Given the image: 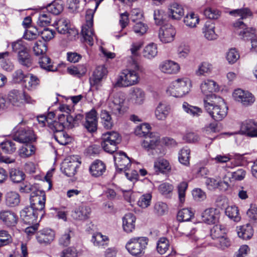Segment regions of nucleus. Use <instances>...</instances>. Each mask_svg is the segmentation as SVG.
<instances>
[{"instance_id": "obj_63", "label": "nucleus", "mask_w": 257, "mask_h": 257, "mask_svg": "<svg viewBox=\"0 0 257 257\" xmlns=\"http://www.w3.org/2000/svg\"><path fill=\"white\" fill-rule=\"evenodd\" d=\"M27 73H24L23 71L21 69H18L15 71L12 75V81L15 83H22L23 84L27 78Z\"/></svg>"}, {"instance_id": "obj_21", "label": "nucleus", "mask_w": 257, "mask_h": 257, "mask_svg": "<svg viewBox=\"0 0 257 257\" xmlns=\"http://www.w3.org/2000/svg\"><path fill=\"white\" fill-rule=\"evenodd\" d=\"M83 117V115L81 114L73 115L72 114L65 115V114L61 113L58 115V120L64 123L68 129L74 127L82 119Z\"/></svg>"}, {"instance_id": "obj_33", "label": "nucleus", "mask_w": 257, "mask_h": 257, "mask_svg": "<svg viewBox=\"0 0 257 257\" xmlns=\"http://www.w3.org/2000/svg\"><path fill=\"white\" fill-rule=\"evenodd\" d=\"M40 83V80L37 76L32 73H27L23 86L29 91H34L37 88Z\"/></svg>"}, {"instance_id": "obj_12", "label": "nucleus", "mask_w": 257, "mask_h": 257, "mask_svg": "<svg viewBox=\"0 0 257 257\" xmlns=\"http://www.w3.org/2000/svg\"><path fill=\"white\" fill-rule=\"evenodd\" d=\"M80 162L77 156H72L66 158L62 163L61 169L62 172L68 177L73 176L77 172Z\"/></svg>"}, {"instance_id": "obj_30", "label": "nucleus", "mask_w": 257, "mask_h": 257, "mask_svg": "<svg viewBox=\"0 0 257 257\" xmlns=\"http://www.w3.org/2000/svg\"><path fill=\"white\" fill-rule=\"evenodd\" d=\"M91 209L86 206H81L76 208L72 213L73 219L78 220H85L89 218Z\"/></svg>"}, {"instance_id": "obj_8", "label": "nucleus", "mask_w": 257, "mask_h": 257, "mask_svg": "<svg viewBox=\"0 0 257 257\" xmlns=\"http://www.w3.org/2000/svg\"><path fill=\"white\" fill-rule=\"evenodd\" d=\"M49 127L54 132L55 140L60 145H66L70 142V137L63 131L64 128H67L66 126L61 121L49 122Z\"/></svg>"}, {"instance_id": "obj_9", "label": "nucleus", "mask_w": 257, "mask_h": 257, "mask_svg": "<svg viewBox=\"0 0 257 257\" xmlns=\"http://www.w3.org/2000/svg\"><path fill=\"white\" fill-rule=\"evenodd\" d=\"M115 166L117 171L125 172L131 166V161L126 154L122 152H116L113 156ZM125 175L128 179L131 180L136 179L137 173L134 171L133 177H129L128 173L125 172Z\"/></svg>"}, {"instance_id": "obj_38", "label": "nucleus", "mask_w": 257, "mask_h": 257, "mask_svg": "<svg viewBox=\"0 0 257 257\" xmlns=\"http://www.w3.org/2000/svg\"><path fill=\"white\" fill-rule=\"evenodd\" d=\"M105 164L100 160H96L90 166L89 171L93 176L99 177L101 176L105 171Z\"/></svg>"}, {"instance_id": "obj_4", "label": "nucleus", "mask_w": 257, "mask_h": 257, "mask_svg": "<svg viewBox=\"0 0 257 257\" xmlns=\"http://www.w3.org/2000/svg\"><path fill=\"white\" fill-rule=\"evenodd\" d=\"M192 87L190 79L188 77L178 78L169 84L166 92L169 95L181 98L187 95L191 91Z\"/></svg>"}, {"instance_id": "obj_11", "label": "nucleus", "mask_w": 257, "mask_h": 257, "mask_svg": "<svg viewBox=\"0 0 257 257\" xmlns=\"http://www.w3.org/2000/svg\"><path fill=\"white\" fill-rule=\"evenodd\" d=\"M91 14L86 15V23L82 27L81 34L85 41L90 45H93L96 36L93 28V18Z\"/></svg>"}, {"instance_id": "obj_62", "label": "nucleus", "mask_w": 257, "mask_h": 257, "mask_svg": "<svg viewBox=\"0 0 257 257\" xmlns=\"http://www.w3.org/2000/svg\"><path fill=\"white\" fill-rule=\"evenodd\" d=\"M211 64L208 62H203L198 66L195 73L197 76L205 75L206 74L209 73L211 71Z\"/></svg>"}, {"instance_id": "obj_40", "label": "nucleus", "mask_w": 257, "mask_h": 257, "mask_svg": "<svg viewBox=\"0 0 257 257\" xmlns=\"http://www.w3.org/2000/svg\"><path fill=\"white\" fill-rule=\"evenodd\" d=\"M154 169L155 172L158 174L159 173H166L169 172L171 167L169 162L165 159H159L154 163Z\"/></svg>"}, {"instance_id": "obj_35", "label": "nucleus", "mask_w": 257, "mask_h": 257, "mask_svg": "<svg viewBox=\"0 0 257 257\" xmlns=\"http://www.w3.org/2000/svg\"><path fill=\"white\" fill-rule=\"evenodd\" d=\"M215 24L211 21L205 23L202 28V32L205 38L208 40L211 41L217 39V35L215 32Z\"/></svg>"}, {"instance_id": "obj_59", "label": "nucleus", "mask_w": 257, "mask_h": 257, "mask_svg": "<svg viewBox=\"0 0 257 257\" xmlns=\"http://www.w3.org/2000/svg\"><path fill=\"white\" fill-rule=\"evenodd\" d=\"M85 6L87 10L86 13L87 14H91L93 16L94 13L97 7H98L100 3L102 0H84Z\"/></svg>"}, {"instance_id": "obj_5", "label": "nucleus", "mask_w": 257, "mask_h": 257, "mask_svg": "<svg viewBox=\"0 0 257 257\" xmlns=\"http://www.w3.org/2000/svg\"><path fill=\"white\" fill-rule=\"evenodd\" d=\"M148 241L146 237H133L127 242L125 248L133 256L141 257L145 253Z\"/></svg>"}, {"instance_id": "obj_23", "label": "nucleus", "mask_w": 257, "mask_h": 257, "mask_svg": "<svg viewBox=\"0 0 257 257\" xmlns=\"http://www.w3.org/2000/svg\"><path fill=\"white\" fill-rule=\"evenodd\" d=\"M20 216L24 222L27 224L35 223L40 217L39 214L31 207H26L20 212Z\"/></svg>"}, {"instance_id": "obj_48", "label": "nucleus", "mask_w": 257, "mask_h": 257, "mask_svg": "<svg viewBox=\"0 0 257 257\" xmlns=\"http://www.w3.org/2000/svg\"><path fill=\"white\" fill-rule=\"evenodd\" d=\"M158 190L165 198H170L172 196L174 186L170 183H163L159 185Z\"/></svg>"}, {"instance_id": "obj_55", "label": "nucleus", "mask_w": 257, "mask_h": 257, "mask_svg": "<svg viewBox=\"0 0 257 257\" xmlns=\"http://www.w3.org/2000/svg\"><path fill=\"white\" fill-rule=\"evenodd\" d=\"M73 234L72 230L69 228L63 233L59 238V244L63 246H67L70 244L71 237Z\"/></svg>"}, {"instance_id": "obj_49", "label": "nucleus", "mask_w": 257, "mask_h": 257, "mask_svg": "<svg viewBox=\"0 0 257 257\" xmlns=\"http://www.w3.org/2000/svg\"><path fill=\"white\" fill-rule=\"evenodd\" d=\"M100 118L103 126L106 129H111L113 125V121L109 113L105 110H103L100 113Z\"/></svg>"}, {"instance_id": "obj_57", "label": "nucleus", "mask_w": 257, "mask_h": 257, "mask_svg": "<svg viewBox=\"0 0 257 257\" xmlns=\"http://www.w3.org/2000/svg\"><path fill=\"white\" fill-rule=\"evenodd\" d=\"M225 234V228L221 225H214L210 230V235L213 239H219Z\"/></svg>"}, {"instance_id": "obj_10", "label": "nucleus", "mask_w": 257, "mask_h": 257, "mask_svg": "<svg viewBox=\"0 0 257 257\" xmlns=\"http://www.w3.org/2000/svg\"><path fill=\"white\" fill-rule=\"evenodd\" d=\"M109 107L115 114L118 116L123 115L128 109L123 94L120 92L115 94L109 103Z\"/></svg>"}, {"instance_id": "obj_56", "label": "nucleus", "mask_w": 257, "mask_h": 257, "mask_svg": "<svg viewBox=\"0 0 257 257\" xmlns=\"http://www.w3.org/2000/svg\"><path fill=\"white\" fill-rule=\"evenodd\" d=\"M225 58L229 64H233L239 59L240 55L235 48H231L226 52Z\"/></svg>"}, {"instance_id": "obj_64", "label": "nucleus", "mask_w": 257, "mask_h": 257, "mask_svg": "<svg viewBox=\"0 0 257 257\" xmlns=\"http://www.w3.org/2000/svg\"><path fill=\"white\" fill-rule=\"evenodd\" d=\"M152 195L147 193L142 195L138 202V205L142 208H147L150 205L152 200Z\"/></svg>"}, {"instance_id": "obj_3", "label": "nucleus", "mask_w": 257, "mask_h": 257, "mask_svg": "<svg viewBox=\"0 0 257 257\" xmlns=\"http://www.w3.org/2000/svg\"><path fill=\"white\" fill-rule=\"evenodd\" d=\"M142 71L143 68L134 61L131 67L123 70L120 73L116 85L120 87H127L138 84L140 79L139 73Z\"/></svg>"}, {"instance_id": "obj_25", "label": "nucleus", "mask_w": 257, "mask_h": 257, "mask_svg": "<svg viewBox=\"0 0 257 257\" xmlns=\"http://www.w3.org/2000/svg\"><path fill=\"white\" fill-rule=\"evenodd\" d=\"M240 131L250 137H257V125L252 120L243 121L240 126Z\"/></svg>"}, {"instance_id": "obj_37", "label": "nucleus", "mask_w": 257, "mask_h": 257, "mask_svg": "<svg viewBox=\"0 0 257 257\" xmlns=\"http://www.w3.org/2000/svg\"><path fill=\"white\" fill-rule=\"evenodd\" d=\"M40 67L47 71L55 72L57 70V67L54 64L51 59L46 55L42 56L39 60Z\"/></svg>"}, {"instance_id": "obj_14", "label": "nucleus", "mask_w": 257, "mask_h": 257, "mask_svg": "<svg viewBox=\"0 0 257 257\" xmlns=\"http://www.w3.org/2000/svg\"><path fill=\"white\" fill-rule=\"evenodd\" d=\"M234 99L244 106L252 105L255 101L254 96L249 92L241 89L234 90L232 94Z\"/></svg>"}, {"instance_id": "obj_2", "label": "nucleus", "mask_w": 257, "mask_h": 257, "mask_svg": "<svg viewBox=\"0 0 257 257\" xmlns=\"http://www.w3.org/2000/svg\"><path fill=\"white\" fill-rule=\"evenodd\" d=\"M214 99L207 100L204 98V107L214 120L220 121L226 116L228 108L221 98L218 97Z\"/></svg>"}, {"instance_id": "obj_34", "label": "nucleus", "mask_w": 257, "mask_h": 257, "mask_svg": "<svg viewBox=\"0 0 257 257\" xmlns=\"http://www.w3.org/2000/svg\"><path fill=\"white\" fill-rule=\"evenodd\" d=\"M23 92L18 90H12L8 94L9 102L13 106L20 107L23 104Z\"/></svg>"}, {"instance_id": "obj_52", "label": "nucleus", "mask_w": 257, "mask_h": 257, "mask_svg": "<svg viewBox=\"0 0 257 257\" xmlns=\"http://www.w3.org/2000/svg\"><path fill=\"white\" fill-rule=\"evenodd\" d=\"M46 8L47 11L50 13L57 15L62 12L63 6L61 2L54 1L48 5Z\"/></svg>"}, {"instance_id": "obj_19", "label": "nucleus", "mask_w": 257, "mask_h": 257, "mask_svg": "<svg viewBox=\"0 0 257 257\" xmlns=\"http://www.w3.org/2000/svg\"><path fill=\"white\" fill-rule=\"evenodd\" d=\"M160 71L166 74H176L180 69L179 64L172 60H167L162 61L159 65Z\"/></svg>"}, {"instance_id": "obj_22", "label": "nucleus", "mask_w": 257, "mask_h": 257, "mask_svg": "<svg viewBox=\"0 0 257 257\" xmlns=\"http://www.w3.org/2000/svg\"><path fill=\"white\" fill-rule=\"evenodd\" d=\"M146 99V93L141 88L135 87L132 88L130 93L129 101L135 105L143 104Z\"/></svg>"}, {"instance_id": "obj_51", "label": "nucleus", "mask_w": 257, "mask_h": 257, "mask_svg": "<svg viewBox=\"0 0 257 257\" xmlns=\"http://www.w3.org/2000/svg\"><path fill=\"white\" fill-rule=\"evenodd\" d=\"M102 140H107L117 145L121 141V137L119 134L114 131L108 132L102 136Z\"/></svg>"}, {"instance_id": "obj_17", "label": "nucleus", "mask_w": 257, "mask_h": 257, "mask_svg": "<svg viewBox=\"0 0 257 257\" xmlns=\"http://www.w3.org/2000/svg\"><path fill=\"white\" fill-rule=\"evenodd\" d=\"M160 143V136L157 133H151L150 135L146 136L144 140L142 142V147L150 151L155 150Z\"/></svg>"}, {"instance_id": "obj_42", "label": "nucleus", "mask_w": 257, "mask_h": 257, "mask_svg": "<svg viewBox=\"0 0 257 257\" xmlns=\"http://www.w3.org/2000/svg\"><path fill=\"white\" fill-rule=\"evenodd\" d=\"M10 180L14 183H19L25 179V174L23 171L18 168H13L10 170Z\"/></svg>"}, {"instance_id": "obj_46", "label": "nucleus", "mask_w": 257, "mask_h": 257, "mask_svg": "<svg viewBox=\"0 0 257 257\" xmlns=\"http://www.w3.org/2000/svg\"><path fill=\"white\" fill-rule=\"evenodd\" d=\"M225 214L235 222H239L241 219L238 207L235 206H229L225 209Z\"/></svg>"}, {"instance_id": "obj_45", "label": "nucleus", "mask_w": 257, "mask_h": 257, "mask_svg": "<svg viewBox=\"0 0 257 257\" xmlns=\"http://www.w3.org/2000/svg\"><path fill=\"white\" fill-rule=\"evenodd\" d=\"M190 150L187 147L182 148L179 153L178 160L182 165L188 166L190 164Z\"/></svg>"}, {"instance_id": "obj_50", "label": "nucleus", "mask_w": 257, "mask_h": 257, "mask_svg": "<svg viewBox=\"0 0 257 257\" xmlns=\"http://www.w3.org/2000/svg\"><path fill=\"white\" fill-rule=\"evenodd\" d=\"M184 22L187 26L190 28H195L199 22V18L197 14L191 12L185 16Z\"/></svg>"}, {"instance_id": "obj_1", "label": "nucleus", "mask_w": 257, "mask_h": 257, "mask_svg": "<svg viewBox=\"0 0 257 257\" xmlns=\"http://www.w3.org/2000/svg\"><path fill=\"white\" fill-rule=\"evenodd\" d=\"M229 14L234 17L240 18L233 24L234 31L241 38L245 40H250L257 37L256 30L252 28H247L242 20L250 18L252 13L248 8L235 9L229 12Z\"/></svg>"}, {"instance_id": "obj_13", "label": "nucleus", "mask_w": 257, "mask_h": 257, "mask_svg": "<svg viewBox=\"0 0 257 257\" xmlns=\"http://www.w3.org/2000/svg\"><path fill=\"white\" fill-rule=\"evenodd\" d=\"M200 89L202 93L205 96L204 98L210 100V98L215 99L217 97L213 93L218 91L219 89L217 83L212 79L203 80L200 84Z\"/></svg>"}, {"instance_id": "obj_16", "label": "nucleus", "mask_w": 257, "mask_h": 257, "mask_svg": "<svg viewBox=\"0 0 257 257\" xmlns=\"http://www.w3.org/2000/svg\"><path fill=\"white\" fill-rule=\"evenodd\" d=\"M176 35L175 28L170 25L163 26L160 29L159 38L160 41L164 43L172 42Z\"/></svg>"}, {"instance_id": "obj_47", "label": "nucleus", "mask_w": 257, "mask_h": 257, "mask_svg": "<svg viewBox=\"0 0 257 257\" xmlns=\"http://www.w3.org/2000/svg\"><path fill=\"white\" fill-rule=\"evenodd\" d=\"M170 247L169 240L165 237H160L157 242V250L161 254H165Z\"/></svg>"}, {"instance_id": "obj_7", "label": "nucleus", "mask_w": 257, "mask_h": 257, "mask_svg": "<svg viewBox=\"0 0 257 257\" xmlns=\"http://www.w3.org/2000/svg\"><path fill=\"white\" fill-rule=\"evenodd\" d=\"M53 25L59 33L66 35L71 40L74 39L78 35L77 30L72 26L69 20L65 18L58 19Z\"/></svg>"}, {"instance_id": "obj_20", "label": "nucleus", "mask_w": 257, "mask_h": 257, "mask_svg": "<svg viewBox=\"0 0 257 257\" xmlns=\"http://www.w3.org/2000/svg\"><path fill=\"white\" fill-rule=\"evenodd\" d=\"M55 237V233L50 228H43L36 233V239L40 244L47 245L53 241Z\"/></svg>"}, {"instance_id": "obj_29", "label": "nucleus", "mask_w": 257, "mask_h": 257, "mask_svg": "<svg viewBox=\"0 0 257 257\" xmlns=\"http://www.w3.org/2000/svg\"><path fill=\"white\" fill-rule=\"evenodd\" d=\"M122 228L126 233H131L135 228L136 216L133 213H127L122 217Z\"/></svg>"}, {"instance_id": "obj_61", "label": "nucleus", "mask_w": 257, "mask_h": 257, "mask_svg": "<svg viewBox=\"0 0 257 257\" xmlns=\"http://www.w3.org/2000/svg\"><path fill=\"white\" fill-rule=\"evenodd\" d=\"M0 149L3 150L5 153L11 154L16 150L15 143L11 141H7L0 144Z\"/></svg>"}, {"instance_id": "obj_36", "label": "nucleus", "mask_w": 257, "mask_h": 257, "mask_svg": "<svg viewBox=\"0 0 257 257\" xmlns=\"http://www.w3.org/2000/svg\"><path fill=\"white\" fill-rule=\"evenodd\" d=\"M168 16L174 20H180L184 15V11L180 5L172 4L168 9Z\"/></svg>"}, {"instance_id": "obj_44", "label": "nucleus", "mask_w": 257, "mask_h": 257, "mask_svg": "<svg viewBox=\"0 0 257 257\" xmlns=\"http://www.w3.org/2000/svg\"><path fill=\"white\" fill-rule=\"evenodd\" d=\"M18 60L21 65L26 67L29 68L32 65V58L28 51L18 54Z\"/></svg>"}, {"instance_id": "obj_31", "label": "nucleus", "mask_w": 257, "mask_h": 257, "mask_svg": "<svg viewBox=\"0 0 257 257\" xmlns=\"http://www.w3.org/2000/svg\"><path fill=\"white\" fill-rule=\"evenodd\" d=\"M35 139L34 132L30 129H22L18 135L15 136L14 140L24 144H27Z\"/></svg>"}, {"instance_id": "obj_43", "label": "nucleus", "mask_w": 257, "mask_h": 257, "mask_svg": "<svg viewBox=\"0 0 257 257\" xmlns=\"http://www.w3.org/2000/svg\"><path fill=\"white\" fill-rule=\"evenodd\" d=\"M6 202L7 205L10 207L17 206L20 202L19 194L15 191L8 192L6 196Z\"/></svg>"}, {"instance_id": "obj_26", "label": "nucleus", "mask_w": 257, "mask_h": 257, "mask_svg": "<svg viewBox=\"0 0 257 257\" xmlns=\"http://www.w3.org/2000/svg\"><path fill=\"white\" fill-rule=\"evenodd\" d=\"M0 220L7 226H15L18 222V216L13 212L9 210H3L0 212Z\"/></svg>"}, {"instance_id": "obj_15", "label": "nucleus", "mask_w": 257, "mask_h": 257, "mask_svg": "<svg viewBox=\"0 0 257 257\" xmlns=\"http://www.w3.org/2000/svg\"><path fill=\"white\" fill-rule=\"evenodd\" d=\"M107 73L106 68L104 65L97 66L90 78V84L91 87L98 90L101 87V82Z\"/></svg>"}, {"instance_id": "obj_32", "label": "nucleus", "mask_w": 257, "mask_h": 257, "mask_svg": "<svg viewBox=\"0 0 257 257\" xmlns=\"http://www.w3.org/2000/svg\"><path fill=\"white\" fill-rule=\"evenodd\" d=\"M236 231L238 237L245 240L250 239L253 234V228L248 223L237 226L236 227Z\"/></svg>"}, {"instance_id": "obj_53", "label": "nucleus", "mask_w": 257, "mask_h": 257, "mask_svg": "<svg viewBox=\"0 0 257 257\" xmlns=\"http://www.w3.org/2000/svg\"><path fill=\"white\" fill-rule=\"evenodd\" d=\"M35 152L34 146L30 144H26L23 145L19 150V155L23 158H28L31 156Z\"/></svg>"}, {"instance_id": "obj_24", "label": "nucleus", "mask_w": 257, "mask_h": 257, "mask_svg": "<svg viewBox=\"0 0 257 257\" xmlns=\"http://www.w3.org/2000/svg\"><path fill=\"white\" fill-rule=\"evenodd\" d=\"M85 127L89 132L93 133L96 131L97 126V112L95 110L92 109L86 115Z\"/></svg>"}, {"instance_id": "obj_58", "label": "nucleus", "mask_w": 257, "mask_h": 257, "mask_svg": "<svg viewBox=\"0 0 257 257\" xmlns=\"http://www.w3.org/2000/svg\"><path fill=\"white\" fill-rule=\"evenodd\" d=\"M47 51V45L41 40L37 41L35 42L34 46L33 47V51L35 55L42 56Z\"/></svg>"}, {"instance_id": "obj_54", "label": "nucleus", "mask_w": 257, "mask_h": 257, "mask_svg": "<svg viewBox=\"0 0 257 257\" xmlns=\"http://www.w3.org/2000/svg\"><path fill=\"white\" fill-rule=\"evenodd\" d=\"M108 237L103 235L101 233L97 232L93 234L92 241L94 245L96 246H103L107 244Z\"/></svg>"}, {"instance_id": "obj_28", "label": "nucleus", "mask_w": 257, "mask_h": 257, "mask_svg": "<svg viewBox=\"0 0 257 257\" xmlns=\"http://www.w3.org/2000/svg\"><path fill=\"white\" fill-rule=\"evenodd\" d=\"M171 110L170 106L166 103L160 102L156 108L155 115L159 120H164L169 115Z\"/></svg>"}, {"instance_id": "obj_18", "label": "nucleus", "mask_w": 257, "mask_h": 257, "mask_svg": "<svg viewBox=\"0 0 257 257\" xmlns=\"http://www.w3.org/2000/svg\"><path fill=\"white\" fill-rule=\"evenodd\" d=\"M220 217V211L214 208L205 209L201 214L202 221L208 224H213L218 222Z\"/></svg>"}, {"instance_id": "obj_39", "label": "nucleus", "mask_w": 257, "mask_h": 257, "mask_svg": "<svg viewBox=\"0 0 257 257\" xmlns=\"http://www.w3.org/2000/svg\"><path fill=\"white\" fill-rule=\"evenodd\" d=\"M182 109L184 112L193 117L200 116L203 112L202 109L196 106H193L187 102H184L182 104Z\"/></svg>"}, {"instance_id": "obj_27", "label": "nucleus", "mask_w": 257, "mask_h": 257, "mask_svg": "<svg viewBox=\"0 0 257 257\" xmlns=\"http://www.w3.org/2000/svg\"><path fill=\"white\" fill-rule=\"evenodd\" d=\"M205 183L207 189L210 190H214L218 188L225 190L229 186L228 182L222 181L219 178H206Z\"/></svg>"}, {"instance_id": "obj_6", "label": "nucleus", "mask_w": 257, "mask_h": 257, "mask_svg": "<svg viewBox=\"0 0 257 257\" xmlns=\"http://www.w3.org/2000/svg\"><path fill=\"white\" fill-rule=\"evenodd\" d=\"M46 195L44 191L38 189L32 192L30 197V206L40 215V220L45 214Z\"/></svg>"}, {"instance_id": "obj_60", "label": "nucleus", "mask_w": 257, "mask_h": 257, "mask_svg": "<svg viewBox=\"0 0 257 257\" xmlns=\"http://www.w3.org/2000/svg\"><path fill=\"white\" fill-rule=\"evenodd\" d=\"M193 216V212L188 208H183L180 210L177 214V219L179 221H188Z\"/></svg>"}, {"instance_id": "obj_41", "label": "nucleus", "mask_w": 257, "mask_h": 257, "mask_svg": "<svg viewBox=\"0 0 257 257\" xmlns=\"http://www.w3.org/2000/svg\"><path fill=\"white\" fill-rule=\"evenodd\" d=\"M157 54V45L154 43H150L145 46L143 51V56L150 60L154 58Z\"/></svg>"}]
</instances>
